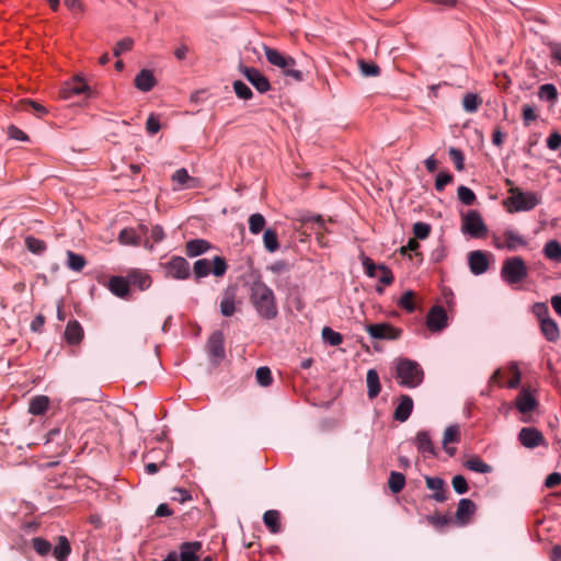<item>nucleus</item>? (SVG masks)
Here are the masks:
<instances>
[{
    "mask_svg": "<svg viewBox=\"0 0 561 561\" xmlns=\"http://www.w3.org/2000/svg\"><path fill=\"white\" fill-rule=\"evenodd\" d=\"M250 300L262 318L271 320L277 316L274 293L263 282L256 280L252 284Z\"/></svg>",
    "mask_w": 561,
    "mask_h": 561,
    "instance_id": "obj_1",
    "label": "nucleus"
},
{
    "mask_svg": "<svg viewBox=\"0 0 561 561\" xmlns=\"http://www.w3.org/2000/svg\"><path fill=\"white\" fill-rule=\"evenodd\" d=\"M263 49L267 61L282 69L283 73L287 77L293 78L295 81H302L304 75L300 70L296 69V60L289 56L284 55L277 49L263 45Z\"/></svg>",
    "mask_w": 561,
    "mask_h": 561,
    "instance_id": "obj_2",
    "label": "nucleus"
},
{
    "mask_svg": "<svg viewBox=\"0 0 561 561\" xmlns=\"http://www.w3.org/2000/svg\"><path fill=\"white\" fill-rule=\"evenodd\" d=\"M396 377L400 379L401 386L415 388L423 381L424 371L415 360L401 358L397 364Z\"/></svg>",
    "mask_w": 561,
    "mask_h": 561,
    "instance_id": "obj_3",
    "label": "nucleus"
},
{
    "mask_svg": "<svg viewBox=\"0 0 561 561\" xmlns=\"http://www.w3.org/2000/svg\"><path fill=\"white\" fill-rule=\"evenodd\" d=\"M511 196L504 202L505 205H512L508 210L512 211H528L534 209L540 203V198L534 192H523L518 187L508 190Z\"/></svg>",
    "mask_w": 561,
    "mask_h": 561,
    "instance_id": "obj_4",
    "label": "nucleus"
},
{
    "mask_svg": "<svg viewBox=\"0 0 561 561\" xmlns=\"http://www.w3.org/2000/svg\"><path fill=\"white\" fill-rule=\"evenodd\" d=\"M528 275V268L520 256L507 257L501 268V277L507 284H517L523 282Z\"/></svg>",
    "mask_w": 561,
    "mask_h": 561,
    "instance_id": "obj_5",
    "label": "nucleus"
},
{
    "mask_svg": "<svg viewBox=\"0 0 561 561\" xmlns=\"http://www.w3.org/2000/svg\"><path fill=\"white\" fill-rule=\"evenodd\" d=\"M228 265L226 260L221 256H215L213 261L207 259H199L194 263L193 272L195 278L198 280L199 278L208 276L213 273L217 277H221L226 274Z\"/></svg>",
    "mask_w": 561,
    "mask_h": 561,
    "instance_id": "obj_6",
    "label": "nucleus"
},
{
    "mask_svg": "<svg viewBox=\"0 0 561 561\" xmlns=\"http://www.w3.org/2000/svg\"><path fill=\"white\" fill-rule=\"evenodd\" d=\"M366 331L375 340L396 341L402 335V330L390 323H371L366 325Z\"/></svg>",
    "mask_w": 561,
    "mask_h": 561,
    "instance_id": "obj_7",
    "label": "nucleus"
},
{
    "mask_svg": "<svg viewBox=\"0 0 561 561\" xmlns=\"http://www.w3.org/2000/svg\"><path fill=\"white\" fill-rule=\"evenodd\" d=\"M167 276L174 279H186L191 275L190 263L182 256H172L170 261L162 263Z\"/></svg>",
    "mask_w": 561,
    "mask_h": 561,
    "instance_id": "obj_8",
    "label": "nucleus"
},
{
    "mask_svg": "<svg viewBox=\"0 0 561 561\" xmlns=\"http://www.w3.org/2000/svg\"><path fill=\"white\" fill-rule=\"evenodd\" d=\"M461 230L473 238L481 237L486 231V226L477 210H469L462 215Z\"/></svg>",
    "mask_w": 561,
    "mask_h": 561,
    "instance_id": "obj_9",
    "label": "nucleus"
},
{
    "mask_svg": "<svg viewBox=\"0 0 561 561\" xmlns=\"http://www.w3.org/2000/svg\"><path fill=\"white\" fill-rule=\"evenodd\" d=\"M239 71L257 90V92L265 93L271 90V83L267 77L264 76L259 69L241 64L239 66Z\"/></svg>",
    "mask_w": 561,
    "mask_h": 561,
    "instance_id": "obj_10",
    "label": "nucleus"
},
{
    "mask_svg": "<svg viewBox=\"0 0 561 561\" xmlns=\"http://www.w3.org/2000/svg\"><path fill=\"white\" fill-rule=\"evenodd\" d=\"M207 352L213 364H219L226 356L225 337L221 331H215L208 339Z\"/></svg>",
    "mask_w": 561,
    "mask_h": 561,
    "instance_id": "obj_11",
    "label": "nucleus"
},
{
    "mask_svg": "<svg viewBox=\"0 0 561 561\" xmlns=\"http://www.w3.org/2000/svg\"><path fill=\"white\" fill-rule=\"evenodd\" d=\"M519 443L526 448H536L546 445V438L536 427H523L518 433Z\"/></svg>",
    "mask_w": 561,
    "mask_h": 561,
    "instance_id": "obj_12",
    "label": "nucleus"
},
{
    "mask_svg": "<svg viewBox=\"0 0 561 561\" xmlns=\"http://www.w3.org/2000/svg\"><path fill=\"white\" fill-rule=\"evenodd\" d=\"M89 93H90V87L80 77H75L71 81L66 82L59 92L60 98L64 100H68L70 98H72L73 95L89 94Z\"/></svg>",
    "mask_w": 561,
    "mask_h": 561,
    "instance_id": "obj_13",
    "label": "nucleus"
},
{
    "mask_svg": "<svg viewBox=\"0 0 561 561\" xmlns=\"http://www.w3.org/2000/svg\"><path fill=\"white\" fill-rule=\"evenodd\" d=\"M468 264L472 274L481 275L489 268V255L486 252L481 250L471 251L468 254Z\"/></svg>",
    "mask_w": 561,
    "mask_h": 561,
    "instance_id": "obj_14",
    "label": "nucleus"
},
{
    "mask_svg": "<svg viewBox=\"0 0 561 561\" xmlns=\"http://www.w3.org/2000/svg\"><path fill=\"white\" fill-rule=\"evenodd\" d=\"M430 331L440 332L447 325V313L442 306H434L426 318Z\"/></svg>",
    "mask_w": 561,
    "mask_h": 561,
    "instance_id": "obj_15",
    "label": "nucleus"
},
{
    "mask_svg": "<svg viewBox=\"0 0 561 561\" xmlns=\"http://www.w3.org/2000/svg\"><path fill=\"white\" fill-rule=\"evenodd\" d=\"M515 405L525 415L537 409L538 401L529 389L523 388L515 399Z\"/></svg>",
    "mask_w": 561,
    "mask_h": 561,
    "instance_id": "obj_16",
    "label": "nucleus"
},
{
    "mask_svg": "<svg viewBox=\"0 0 561 561\" xmlns=\"http://www.w3.org/2000/svg\"><path fill=\"white\" fill-rule=\"evenodd\" d=\"M147 233L148 229L145 226H139L138 229L125 228L119 232L118 240L125 245H139Z\"/></svg>",
    "mask_w": 561,
    "mask_h": 561,
    "instance_id": "obj_17",
    "label": "nucleus"
},
{
    "mask_svg": "<svg viewBox=\"0 0 561 561\" xmlns=\"http://www.w3.org/2000/svg\"><path fill=\"white\" fill-rule=\"evenodd\" d=\"M476 504L470 499H461L455 514L456 523L460 526L467 525L476 513Z\"/></svg>",
    "mask_w": 561,
    "mask_h": 561,
    "instance_id": "obj_18",
    "label": "nucleus"
},
{
    "mask_svg": "<svg viewBox=\"0 0 561 561\" xmlns=\"http://www.w3.org/2000/svg\"><path fill=\"white\" fill-rule=\"evenodd\" d=\"M426 486L430 490L435 491L432 495V499L436 502L443 503L447 500V489L446 483L442 478L438 477H426L425 478Z\"/></svg>",
    "mask_w": 561,
    "mask_h": 561,
    "instance_id": "obj_19",
    "label": "nucleus"
},
{
    "mask_svg": "<svg viewBox=\"0 0 561 561\" xmlns=\"http://www.w3.org/2000/svg\"><path fill=\"white\" fill-rule=\"evenodd\" d=\"M236 297H237V288L228 287L222 295V299L220 301V311L225 317H231L236 312Z\"/></svg>",
    "mask_w": 561,
    "mask_h": 561,
    "instance_id": "obj_20",
    "label": "nucleus"
},
{
    "mask_svg": "<svg viewBox=\"0 0 561 561\" xmlns=\"http://www.w3.org/2000/svg\"><path fill=\"white\" fill-rule=\"evenodd\" d=\"M415 445L420 453L428 454L432 457L437 456V449L434 446L431 435L427 431H420L415 437Z\"/></svg>",
    "mask_w": 561,
    "mask_h": 561,
    "instance_id": "obj_21",
    "label": "nucleus"
},
{
    "mask_svg": "<svg viewBox=\"0 0 561 561\" xmlns=\"http://www.w3.org/2000/svg\"><path fill=\"white\" fill-rule=\"evenodd\" d=\"M412 410H413L412 398L408 394H402L400 397V402L394 410L393 419L399 422H405L410 417Z\"/></svg>",
    "mask_w": 561,
    "mask_h": 561,
    "instance_id": "obj_22",
    "label": "nucleus"
},
{
    "mask_svg": "<svg viewBox=\"0 0 561 561\" xmlns=\"http://www.w3.org/2000/svg\"><path fill=\"white\" fill-rule=\"evenodd\" d=\"M460 440V428L458 425H450L448 426L443 436V447L445 451L453 457L456 454V448L450 447L449 444L451 443H458Z\"/></svg>",
    "mask_w": 561,
    "mask_h": 561,
    "instance_id": "obj_23",
    "label": "nucleus"
},
{
    "mask_svg": "<svg viewBox=\"0 0 561 561\" xmlns=\"http://www.w3.org/2000/svg\"><path fill=\"white\" fill-rule=\"evenodd\" d=\"M135 87L142 91L148 92L153 89L157 80L151 70L142 69L134 80Z\"/></svg>",
    "mask_w": 561,
    "mask_h": 561,
    "instance_id": "obj_24",
    "label": "nucleus"
},
{
    "mask_svg": "<svg viewBox=\"0 0 561 561\" xmlns=\"http://www.w3.org/2000/svg\"><path fill=\"white\" fill-rule=\"evenodd\" d=\"M503 238L505 241V249L508 251H516L518 248L527 245L526 239L512 229H506L503 232Z\"/></svg>",
    "mask_w": 561,
    "mask_h": 561,
    "instance_id": "obj_25",
    "label": "nucleus"
},
{
    "mask_svg": "<svg viewBox=\"0 0 561 561\" xmlns=\"http://www.w3.org/2000/svg\"><path fill=\"white\" fill-rule=\"evenodd\" d=\"M108 289L117 297L124 298L129 293V282L127 277L112 276L108 280Z\"/></svg>",
    "mask_w": 561,
    "mask_h": 561,
    "instance_id": "obj_26",
    "label": "nucleus"
},
{
    "mask_svg": "<svg viewBox=\"0 0 561 561\" xmlns=\"http://www.w3.org/2000/svg\"><path fill=\"white\" fill-rule=\"evenodd\" d=\"M202 543L198 541L184 542L180 547V561H197V552L201 550Z\"/></svg>",
    "mask_w": 561,
    "mask_h": 561,
    "instance_id": "obj_27",
    "label": "nucleus"
},
{
    "mask_svg": "<svg viewBox=\"0 0 561 561\" xmlns=\"http://www.w3.org/2000/svg\"><path fill=\"white\" fill-rule=\"evenodd\" d=\"M83 337V329L77 320L68 322L65 330V339L69 344H78Z\"/></svg>",
    "mask_w": 561,
    "mask_h": 561,
    "instance_id": "obj_28",
    "label": "nucleus"
},
{
    "mask_svg": "<svg viewBox=\"0 0 561 561\" xmlns=\"http://www.w3.org/2000/svg\"><path fill=\"white\" fill-rule=\"evenodd\" d=\"M49 403L47 396H36L30 400L28 412L33 415H43L48 410Z\"/></svg>",
    "mask_w": 561,
    "mask_h": 561,
    "instance_id": "obj_29",
    "label": "nucleus"
},
{
    "mask_svg": "<svg viewBox=\"0 0 561 561\" xmlns=\"http://www.w3.org/2000/svg\"><path fill=\"white\" fill-rule=\"evenodd\" d=\"M210 249V243L204 239H194L186 243L185 252L188 256L195 257Z\"/></svg>",
    "mask_w": 561,
    "mask_h": 561,
    "instance_id": "obj_30",
    "label": "nucleus"
},
{
    "mask_svg": "<svg viewBox=\"0 0 561 561\" xmlns=\"http://www.w3.org/2000/svg\"><path fill=\"white\" fill-rule=\"evenodd\" d=\"M263 522L272 534H278L282 530L280 513L276 510L266 511L263 515Z\"/></svg>",
    "mask_w": 561,
    "mask_h": 561,
    "instance_id": "obj_31",
    "label": "nucleus"
},
{
    "mask_svg": "<svg viewBox=\"0 0 561 561\" xmlns=\"http://www.w3.org/2000/svg\"><path fill=\"white\" fill-rule=\"evenodd\" d=\"M540 330L549 342H556L560 337L558 324L551 318L540 322Z\"/></svg>",
    "mask_w": 561,
    "mask_h": 561,
    "instance_id": "obj_32",
    "label": "nucleus"
},
{
    "mask_svg": "<svg viewBox=\"0 0 561 561\" xmlns=\"http://www.w3.org/2000/svg\"><path fill=\"white\" fill-rule=\"evenodd\" d=\"M366 383H367V389H368V391H367L368 398L375 399L380 393V390H381L379 375H378L377 370L369 369L367 371Z\"/></svg>",
    "mask_w": 561,
    "mask_h": 561,
    "instance_id": "obj_33",
    "label": "nucleus"
},
{
    "mask_svg": "<svg viewBox=\"0 0 561 561\" xmlns=\"http://www.w3.org/2000/svg\"><path fill=\"white\" fill-rule=\"evenodd\" d=\"M129 286H136L140 290L147 289L151 285V278L148 274L140 271H133L127 275Z\"/></svg>",
    "mask_w": 561,
    "mask_h": 561,
    "instance_id": "obj_34",
    "label": "nucleus"
},
{
    "mask_svg": "<svg viewBox=\"0 0 561 561\" xmlns=\"http://www.w3.org/2000/svg\"><path fill=\"white\" fill-rule=\"evenodd\" d=\"M67 254V266L71 270V271H75V272H81L85 264H87V261L84 259L83 255L81 254H78V253H75L70 250H68L66 252Z\"/></svg>",
    "mask_w": 561,
    "mask_h": 561,
    "instance_id": "obj_35",
    "label": "nucleus"
},
{
    "mask_svg": "<svg viewBox=\"0 0 561 561\" xmlns=\"http://www.w3.org/2000/svg\"><path fill=\"white\" fill-rule=\"evenodd\" d=\"M465 467L471 471L480 473H489L492 471V467L485 463L479 457H471L465 462Z\"/></svg>",
    "mask_w": 561,
    "mask_h": 561,
    "instance_id": "obj_36",
    "label": "nucleus"
},
{
    "mask_svg": "<svg viewBox=\"0 0 561 561\" xmlns=\"http://www.w3.org/2000/svg\"><path fill=\"white\" fill-rule=\"evenodd\" d=\"M70 551H71V548H70V545H69L67 538L64 536H60L58 538L57 546L53 550L54 557L58 561H65L66 558L69 556Z\"/></svg>",
    "mask_w": 561,
    "mask_h": 561,
    "instance_id": "obj_37",
    "label": "nucleus"
},
{
    "mask_svg": "<svg viewBox=\"0 0 561 561\" xmlns=\"http://www.w3.org/2000/svg\"><path fill=\"white\" fill-rule=\"evenodd\" d=\"M263 243L265 249L273 253L279 249V242L277 238V233L274 229H266L263 234Z\"/></svg>",
    "mask_w": 561,
    "mask_h": 561,
    "instance_id": "obj_38",
    "label": "nucleus"
},
{
    "mask_svg": "<svg viewBox=\"0 0 561 561\" xmlns=\"http://www.w3.org/2000/svg\"><path fill=\"white\" fill-rule=\"evenodd\" d=\"M482 104V99L476 93H467L462 99L463 110L468 113H474Z\"/></svg>",
    "mask_w": 561,
    "mask_h": 561,
    "instance_id": "obj_39",
    "label": "nucleus"
},
{
    "mask_svg": "<svg viewBox=\"0 0 561 561\" xmlns=\"http://www.w3.org/2000/svg\"><path fill=\"white\" fill-rule=\"evenodd\" d=\"M543 254L546 257L560 262L561 261V244L557 240H550L545 244Z\"/></svg>",
    "mask_w": 561,
    "mask_h": 561,
    "instance_id": "obj_40",
    "label": "nucleus"
},
{
    "mask_svg": "<svg viewBox=\"0 0 561 561\" xmlns=\"http://www.w3.org/2000/svg\"><path fill=\"white\" fill-rule=\"evenodd\" d=\"M426 520L428 524H431L433 527H435L438 530H443L445 527H447L449 524L453 523V518L448 515H440V514H433L427 515Z\"/></svg>",
    "mask_w": 561,
    "mask_h": 561,
    "instance_id": "obj_41",
    "label": "nucleus"
},
{
    "mask_svg": "<svg viewBox=\"0 0 561 561\" xmlns=\"http://www.w3.org/2000/svg\"><path fill=\"white\" fill-rule=\"evenodd\" d=\"M404 484H405L404 474L397 472V471H391L389 480H388V485H389V489L391 490V492L392 493L401 492L402 489L404 488Z\"/></svg>",
    "mask_w": 561,
    "mask_h": 561,
    "instance_id": "obj_42",
    "label": "nucleus"
},
{
    "mask_svg": "<svg viewBox=\"0 0 561 561\" xmlns=\"http://www.w3.org/2000/svg\"><path fill=\"white\" fill-rule=\"evenodd\" d=\"M266 220L262 214H252L249 217V230L252 234H259L263 231Z\"/></svg>",
    "mask_w": 561,
    "mask_h": 561,
    "instance_id": "obj_43",
    "label": "nucleus"
},
{
    "mask_svg": "<svg viewBox=\"0 0 561 561\" xmlns=\"http://www.w3.org/2000/svg\"><path fill=\"white\" fill-rule=\"evenodd\" d=\"M173 181H175L181 187H193V183L195 182V179L190 176L186 169L182 168L175 171V173L172 175Z\"/></svg>",
    "mask_w": 561,
    "mask_h": 561,
    "instance_id": "obj_44",
    "label": "nucleus"
},
{
    "mask_svg": "<svg viewBox=\"0 0 561 561\" xmlns=\"http://www.w3.org/2000/svg\"><path fill=\"white\" fill-rule=\"evenodd\" d=\"M538 96L542 101L554 102L558 99L557 88L551 83L542 84L539 88Z\"/></svg>",
    "mask_w": 561,
    "mask_h": 561,
    "instance_id": "obj_45",
    "label": "nucleus"
},
{
    "mask_svg": "<svg viewBox=\"0 0 561 561\" xmlns=\"http://www.w3.org/2000/svg\"><path fill=\"white\" fill-rule=\"evenodd\" d=\"M21 107L24 111H32L37 117H42L48 113V111L42 104L33 100L21 101Z\"/></svg>",
    "mask_w": 561,
    "mask_h": 561,
    "instance_id": "obj_46",
    "label": "nucleus"
},
{
    "mask_svg": "<svg viewBox=\"0 0 561 561\" xmlns=\"http://www.w3.org/2000/svg\"><path fill=\"white\" fill-rule=\"evenodd\" d=\"M322 339L332 346H337L343 342L342 334L333 331L329 327L322 329Z\"/></svg>",
    "mask_w": 561,
    "mask_h": 561,
    "instance_id": "obj_47",
    "label": "nucleus"
},
{
    "mask_svg": "<svg viewBox=\"0 0 561 561\" xmlns=\"http://www.w3.org/2000/svg\"><path fill=\"white\" fill-rule=\"evenodd\" d=\"M31 543L33 549L42 557L47 556L51 551L50 542L42 537L33 538Z\"/></svg>",
    "mask_w": 561,
    "mask_h": 561,
    "instance_id": "obj_48",
    "label": "nucleus"
},
{
    "mask_svg": "<svg viewBox=\"0 0 561 561\" xmlns=\"http://www.w3.org/2000/svg\"><path fill=\"white\" fill-rule=\"evenodd\" d=\"M255 378L257 383L262 387H268L273 382L272 371L266 366L256 369Z\"/></svg>",
    "mask_w": 561,
    "mask_h": 561,
    "instance_id": "obj_49",
    "label": "nucleus"
},
{
    "mask_svg": "<svg viewBox=\"0 0 561 561\" xmlns=\"http://www.w3.org/2000/svg\"><path fill=\"white\" fill-rule=\"evenodd\" d=\"M25 245L27 250L34 254H41L46 250V243L32 236L26 237Z\"/></svg>",
    "mask_w": 561,
    "mask_h": 561,
    "instance_id": "obj_50",
    "label": "nucleus"
},
{
    "mask_svg": "<svg viewBox=\"0 0 561 561\" xmlns=\"http://www.w3.org/2000/svg\"><path fill=\"white\" fill-rule=\"evenodd\" d=\"M233 91L241 100H250L253 95L252 90L241 80L233 82Z\"/></svg>",
    "mask_w": 561,
    "mask_h": 561,
    "instance_id": "obj_51",
    "label": "nucleus"
},
{
    "mask_svg": "<svg viewBox=\"0 0 561 561\" xmlns=\"http://www.w3.org/2000/svg\"><path fill=\"white\" fill-rule=\"evenodd\" d=\"M415 294L412 290L405 291L398 301V305L404 310L412 312L415 309L414 305Z\"/></svg>",
    "mask_w": 561,
    "mask_h": 561,
    "instance_id": "obj_52",
    "label": "nucleus"
},
{
    "mask_svg": "<svg viewBox=\"0 0 561 561\" xmlns=\"http://www.w3.org/2000/svg\"><path fill=\"white\" fill-rule=\"evenodd\" d=\"M358 65L364 77H376L380 73V68L374 62H367L360 59Z\"/></svg>",
    "mask_w": 561,
    "mask_h": 561,
    "instance_id": "obj_53",
    "label": "nucleus"
},
{
    "mask_svg": "<svg viewBox=\"0 0 561 561\" xmlns=\"http://www.w3.org/2000/svg\"><path fill=\"white\" fill-rule=\"evenodd\" d=\"M302 221L305 224L311 222L316 226V233L318 234V240L320 243H322V238H323L322 231H325L323 218L320 215H318V216L307 217Z\"/></svg>",
    "mask_w": 561,
    "mask_h": 561,
    "instance_id": "obj_54",
    "label": "nucleus"
},
{
    "mask_svg": "<svg viewBox=\"0 0 561 561\" xmlns=\"http://www.w3.org/2000/svg\"><path fill=\"white\" fill-rule=\"evenodd\" d=\"M457 193H458L459 201L465 205L470 206L476 201V194L473 193L472 190H470L467 186H463V185L459 186Z\"/></svg>",
    "mask_w": 561,
    "mask_h": 561,
    "instance_id": "obj_55",
    "label": "nucleus"
},
{
    "mask_svg": "<svg viewBox=\"0 0 561 561\" xmlns=\"http://www.w3.org/2000/svg\"><path fill=\"white\" fill-rule=\"evenodd\" d=\"M413 233L414 238L424 240L431 233V225L422 221L415 222L413 225Z\"/></svg>",
    "mask_w": 561,
    "mask_h": 561,
    "instance_id": "obj_56",
    "label": "nucleus"
},
{
    "mask_svg": "<svg viewBox=\"0 0 561 561\" xmlns=\"http://www.w3.org/2000/svg\"><path fill=\"white\" fill-rule=\"evenodd\" d=\"M454 180L453 174H450L447 171H442L437 174L436 181H435V188L438 192H443L449 183H451Z\"/></svg>",
    "mask_w": 561,
    "mask_h": 561,
    "instance_id": "obj_57",
    "label": "nucleus"
},
{
    "mask_svg": "<svg viewBox=\"0 0 561 561\" xmlns=\"http://www.w3.org/2000/svg\"><path fill=\"white\" fill-rule=\"evenodd\" d=\"M523 122L526 127L530 126L538 117L535 108L530 104H524L522 107Z\"/></svg>",
    "mask_w": 561,
    "mask_h": 561,
    "instance_id": "obj_58",
    "label": "nucleus"
},
{
    "mask_svg": "<svg viewBox=\"0 0 561 561\" xmlns=\"http://www.w3.org/2000/svg\"><path fill=\"white\" fill-rule=\"evenodd\" d=\"M448 152H449L450 159L455 163L456 169L458 171H462L465 168V157H463L461 150L451 147Z\"/></svg>",
    "mask_w": 561,
    "mask_h": 561,
    "instance_id": "obj_59",
    "label": "nucleus"
},
{
    "mask_svg": "<svg viewBox=\"0 0 561 561\" xmlns=\"http://www.w3.org/2000/svg\"><path fill=\"white\" fill-rule=\"evenodd\" d=\"M451 484L455 492L458 494H465L469 489L467 480L461 474L455 476L451 480Z\"/></svg>",
    "mask_w": 561,
    "mask_h": 561,
    "instance_id": "obj_60",
    "label": "nucleus"
},
{
    "mask_svg": "<svg viewBox=\"0 0 561 561\" xmlns=\"http://www.w3.org/2000/svg\"><path fill=\"white\" fill-rule=\"evenodd\" d=\"M134 41L129 37L123 38L114 47V56L119 57L123 53L133 48Z\"/></svg>",
    "mask_w": 561,
    "mask_h": 561,
    "instance_id": "obj_61",
    "label": "nucleus"
},
{
    "mask_svg": "<svg viewBox=\"0 0 561 561\" xmlns=\"http://www.w3.org/2000/svg\"><path fill=\"white\" fill-rule=\"evenodd\" d=\"M363 266L369 277H377L381 265H377L371 259L365 257L363 260Z\"/></svg>",
    "mask_w": 561,
    "mask_h": 561,
    "instance_id": "obj_62",
    "label": "nucleus"
},
{
    "mask_svg": "<svg viewBox=\"0 0 561 561\" xmlns=\"http://www.w3.org/2000/svg\"><path fill=\"white\" fill-rule=\"evenodd\" d=\"M377 278L381 284L386 286H389L393 283V275L391 271L385 265L380 266V272L378 273Z\"/></svg>",
    "mask_w": 561,
    "mask_h": 561,
    "instance_id": "obj_63",
    "label": "nucleus"
},
{
    "mask_svg": "<svg viewBox=\"0 0 561 561\" xmlns=\"http://www.w3.org/2000/svg\"><path fill=\"white\" fill-rule=\"evenodd\" d=\"M533 311L537 316V318L540 320V322L545 319H550L549 309L545 302L535 304L533 307Z\"/></svg>",
    "mask_w": 561,
    "mask_h": 561,
    "instance_id": "obj_64",
    "label": "nucleus"
}]
</instances>
